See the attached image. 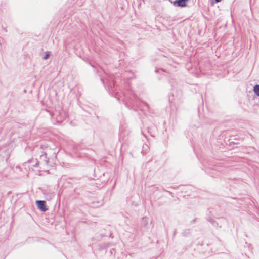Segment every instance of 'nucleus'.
Segmentation results:
<instances>
[{"label":"nucleus","mask_w":259,"mask_h":259,"mask_svg":"<svg viewBox=\"0 0 259 259\" xmlns=\"http://www.w3.org/2000/svg\"><path fill=\"white\" fill-rule=\"evenodd\" d=\"M38 208L41 211L45 212L48 210L46 206V202L42 200H37L36 202Z\"/></svg>","instance_id":"1"},{"label":"nucleus","mask_w":259,"mask_h":259,"mask_svg":"<svg viewBox=\"0 0 259 259\" xmlns=\"http://www.w3.org/2000/svg\"><path fill=\"white\" fill-rule=\"evenodd\" d=\"M44 194L45 199L48 201L51 200L55 196V193L53 192L46 191L44 192Z\"/></svg>","instance_id":"2"},{"label":"nucleus","mask_w":259,"mask_h":259,"mask_svg":"<svg viewBox=\"0 0 259 259\" xmlns=\"http://www.w3.org/2000/svg\"><path fill=\"white\" fill-rule=\"evenodd\" d=\"M188 0H176L174 2V5L178 6L183 7L186 6V2Z\"/></svg>","instance_id":"3"},{"label":"nucleus","mask_w":259,"mask_h":259,"mask_svg":"<svg viewBox=\"0 0 259 259\" xmlns=\"http://www.w3.org/2000/svg\"><path fill=\"white\" fill-rule=\"evenodd\" d=\"M40 160H41L44 164H47L49 162V159L46 156V153H44L43 155L40 156Z\"/></svg>","instance_id":"4"},{"label":"nucleus","mask_w":259,"mask_h":259,"mask_svg":"<svg viewBox=\"0 0 259 259\" xmlns=\"http://www.w3.org/2000/svg\"><path fill=\"white\" fill-rule=\"evenodd\" d=\"M253 91L255 94L257 96H259V85L256 84L253 87Z\"/></svg>","instance_id":"5"},{"label":"nucleus","mask_w":259,"mask_h":259,"mask_svg":"<svg viewBox=\"0 0 259 259\" xmlns=\"http://www.w3.org/2000/svg\"><path fill=\"white\" fill-rule=\"evenodd\" d=\"M148 149H149L148 146L147 144H144L143 146V149H142V153L143 154H145L147 152Z\"/></svg>","instance_id":"6"},{"label":"nucleus","mask_w":259,"mask_h":259,"mask_svg":"<svg viewBox=\"0 0 259 259\" xmlns=\"http://www.w3.org/2000/svg\"><path fill=\"white\" fill-rule=\"evenodd\" d=\"M1 151H2V152L5 151L6 154H5V155L4 157L7 160L9 158V151L8 150H3V149H0V153L1 152Z\"/></svg>","instance_id":"7"},{"label":"nucleus","mask_w":259,"mask_h":259,"mask_svg":"<svg viewBox=\"0 0 259 259\" xmlns=\"http://www.w3.org/2000/svg\"><path fill=\"white\" fill-rule=\"evenodd\" d=\"M36 163H35L34 165H33V166H34V167H37V166H38V164H39V162H38V161H37V160H36Z\"/></svg>","instance_id":"8"},{"label":"nucleus","mask_w":259,"mask_h":259,"mask_svg":"<svg viewBox=\"0 0 259 259\" xmlns=\"http://www.w3.org/2000/svg\"><path fill=\"white\" fill-rule=\"evenodd\" d=\"M48 57H49V54H46L44 56V59L46 60V59H48Z\"/></svg>","instance_id":"9"},{"label":"nucleus","mask_w":259,"mask_h":259,"mask_svg":"<svg viewBox=\"0 0 259 259\" xmlns=\"http://www.w3.org/2000/svg\"><path fill=\"white\" fill-rule=\"evenodd\" d=\"M146 220H147V218H146V217H144V218H143V221H146Z\"/></svg>","instance_id":"10"},{"label":"nucleus","mask_w":259,"mask_h":259,"mask_svg":"<svg viewBox=\"0 0 259 259\" xmlns=\"http://www.w3.org/2000/svg\"><path fill=\"white\" fill-rule=\"evenodd\" d=\"M143 104L145 105L146 107H148V104L146 103H143Z\"/></svg>","instance_id":"11"},{"label":"nucleus","mask_w":259,"mask_h":259,"mask_svg":"<svg viewBox=\"0 0 259 259\" xmlns=\"http://www.w3.org/2000/svg\"><path fill=\"white\" fill-rule=\"evenodd\" d=\"M217 3L220 2L221 0H215Z\"/></svg>","instance_id":"12"}]
</instances>
